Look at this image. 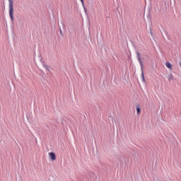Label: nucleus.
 <instances>
[{
  "mask_svg": "<svg viewBox=\"0 0 181 181\" xmlns=\"http://www.w3.org/2000/svg\"><path fill=\"white\" fill-rule=\"evenodd\" d=\"M172 80H173V74H170L168 76V81H172Z\"/></svg>",
  "mask_w": 181,
  "mask_h": 181,
  "instance_id": "7",
  "label": "nucleus"
},
{
  "mask_svg": "<svg viewBox=\"0 0 181 181\" xmlns=\"http://www.w3.org/2000/svg\"><path fill=\"white\" fill-rule=\"evenodd\" d=\"M9 1V16L11 20V22H13L14 18H13V1L12 0H8Z\"/></svg>",
  "mask_w": 181,
  "mask_h": 181,
  "instance_id": "2",
  "label": "nucleus"
},
{
  "mask_svg": "<svg viewBox=\"0 0 181 181\" xmlns=\"http://www.w3.org/2000/svg\"><path fill=\"white\" fill-rule=\"evenodd\" d=\"M60 33H61V35H63V33L62 32V30H60Z\"/></svg>",
  "mask_w": 181,
  "mask_h": 181,
  "instance_id": "10",
  "label": "nucleus"
},
{
  "mask_svg": "<svg viewBox=\"0 0 181 181\" xmlns=\"http://www.w3.org/2000/svg\"><path fill=\"white\" fill-rule=\"evenodd\" d=\"M49 158L51 160H56V153L53 152L49 153Z\"/></svg>",
  "mask_w": 181,
  "mask_h": 181,
  "instance_id": "3",
  "label": "nucleus"
},
{
  "mask_svg": "<svg viewBox=\"0 0 181 181\" xmlns=\"http://www.w3.org/2000/svg\"><path fill=\"white\" fill-rule=\"evenodd\" d=\"M139 107H141V105L139 104H137L136 105V111H137L138 115L141 114V108Z\"/></svg>",
  "mask_w": 181,
  "mask_h": 181,
  "instance_id": "4",
  "label": "nucleus"
},
{
  "mask_svg": "<svg viewBox=\"0 0 181 181\" xmlns=\"http://www.w3.org/2000/svg\"><path fill=\"white\" fill-rule=\"evenodd\" d=\"M165 66L166 67H168V69H170V70H172V64H170V62H166Z\"/></svg>",
  "mask_w": 181,
  "mask_h": 181,
  "instance_id": "5",
  "label": "nucleus"
},
{
  "mask_svg": "<svg viewBox=\"0 0 181 181\" xmlns=\"http://www.w3.org/2000/svg\"><path fill=\"white\" fill-rule=\"evenodd\" d=\"M83 8H84V11H85V12H87V9H86V7H84V4H83Z\"/></svg>",
  "mask_w": 181,
  "mask_h": 181,
  "instance_id": "9",
  "label": "nucleus"
},
{
  "mask_svg": "<svg viewBox=\"0 0 181 181\" xmlns=\"http://www.w3.org/2000/svg\"><path fill=\"white\" fill-rule=\"evenodd\" d=\"M137 59L141 66V77L143 81H145V76L144 75V62H142V59L141 58V54H139V52H136Z\"/></svg>",
  "mask_w": 181,
  "mask_h": 181,
  "instance_id": "1",
  "label": "nucleus"
},
{
  "mask_svg": "<svg viewBox=\"0 0 181 181\" xmlns=\"http://www.w3.org/2000/svg\"><path fill=\"white\" fill-rule=\"evenodd\" d=\"M81 2L83 6H84V0H81Z\"/></svg>",
  "mask_w": 181,
  "mask_h": 181,
  "instance_id": "8",
  "label": "nucleus"
},
{
  "mask_svg": "<svg viewBox=\"0 0 181 181\" xmlns=\"http://www.w3.org/2000/svg\"><path fill=\"white\" fill-rule=\"evenodd\" d=\"M151 35H153L152 30H151Z\"/></svg>",
  "mask_w": 181,
  "mask_h": 181,
  "instance_id": "11",
  "label": "nucleus"
},
{
  "mask_svg": "<svg viewBox=\"0 0 181 181\" xmlns=\"http://www.w3.org/2000/svg\"><path fill=\"white\" fill-rule=\"evenodd\" d=\"M43 67H45V69L47 71H50V69H49V66H47V64H46V63H43Z\"/></svg>",
  "mask_w": 181,
  "mask_h": 181,
  "instance_id": "6",
  "label": "nucleus"
}]
</instances>
